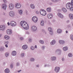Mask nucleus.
<instances>
[{
  "label": "nucleus",
  "mask_w": 73,
  "mask_h": 73,
  "mask_svg": "<svg viewBox=\"0 0 73 73\" xmlns=\"http://www.w3.org/2000/svg\"><path fill=\"white\" fill-rule=\"evenodd\" d=\"M67 9H70V11H73V0L71 1V3L69 2L67 3L66 5Z\"/></svg>",
  "instance_id": "nucleus-1"
},
{
  "label": "nucleus",
  "mask_w": 73,
  "mask_h": 73,
  "mask_svg": "<svg viewBox=\"0 0 73 73\" xmlns=\"http://www.w3.org/2000/svg\"><path fill=\"white\" fill-rule=\"evenodd\" d=\"M61 50L60 49H57L55 51L56 54L58 55H61Z\"/></svg>",
  "instance_id": "nucleus-2"
},
{
  "label": "nucleus",
  "mask_w": 73,
  "mask_h": 73,
  "mask_svg": "<svg viewBox=\"0 0 73 73\" xmlns=\"http://www.w3.org/2000/svg\"><path fill=\"white\" fill-rule=\"evenodd\" d=\"M32 20L34 22V23H36L37 21V20H38V19L37 17L36 16H34L32 18Z\"/></svg>",
  "instance_id": "nucleus-3"
},
{
  "label": "nucleus",
  "mask_w": 73,
  "mask_h": 73,
  "mask_svg": "<svg viewBox=\"0 0 73 73\" xmlns=\"http://www.w3.org/2000/svg\"><path fill=\"white\" fill-rule=\"evenodd\" d=\"M9 8L10 10L13 9V8H14V5L11 3L9 5Z\"/></svg>",
  "instance_id": "nucleus-4"
},
{
  "label": "nucleus",
  "mask_w": 73,
  "mask_h": 73,
  "mask_svg": "<svg viewBox=\"0 0 73 73\" xmlns=\"http://www.w3.org/2000/svg\"><path fill=\"white\" fill-rule=\"evenodd\" d=\"M24 29H29V26H28V24H27V23L25 25H23L22 27Z\"/></svg>",
  "instance_id": "nucleus-5"
},
{
  "label": "nucleus",
  "mask_w": 73,
  "mask_h": 73,
  "mask_svg": "<svg viewBox=\"0 0 73 73\" xmlns=\"http://www.w3.org/2000/svg\"><path fill=\"white\" fill-rule=\"evenodd\" d=\"M9 15L11 17L15 16V12L13 11H11L9 13Z\"/></svg>",
  "instance_id": "nucleus-6"
},
{
  "label": "nucleus",
  "mask_w": 73,
  "mask_h": 73,
  "mask_svg": "<svg viewBox=\"0 0 73 73\" xmlns=\"http://www.w3.org/2000/svg\"><path fill=\"white\" fill-rule=\"evenodd\" d=\"M10 25L12 27H14V26L16 25V23L14 21H12L10 22Z\"/></svg>",
  "instance_id": "nucleus-7"
},
{
  "label": "nucleus",
  "mask_w": 73,
  "mask_h": 73,
  "mask_svg": "<svg viewBox=\"0 0 73 73\" xmlns=\"http://www.w3.org/2000/svg\"><path fill=\"white\" fill-rule=\"evenodd\" d=\"M5 28V26L4 25H1L0 26V30L4 31Z\"/></svg>",
  "instance_id": "nucleus-8"
},
{
  "label": "nucleus",
  "mask_w": 73,
  "mask_h": 73,
  "mask_svg": "<svg viewBox=\"0 0 73 73\" xmlns=\"http://www.w3.org/2000/svg\"><path fill=\"white\" fill-rule=\"evenodd\" d=\"M60 69V68L59 67H55L54 69L56 73H58V72H59Z\"/></svg>",
  "instance_id": "nucleus-9"
},
{
  "label": "nucleus",
  "mask_w": 73,
  "mask_h": 73,
  "mask_svg": "<svg viewBox=\"0 0 73 73\" xmlns=\"http://www.w3.org/2000/svg\"><path fill=\"white\" fill-rule=\"evenodd\" d=\"M2 7V9L5 10H6V9H7V5L5 4H3Z\"/></svg>",
  "instance_id": "nucleus-10"
},
{
  "label": "nucleus",
  "mask_w": 73,
  "mask_h": 73,
  "mask_svg": "<svg viewBox=\"0 0 73 73\" xmlns=\"http://www.w3.org/2000/svg\"><path fill=\"white\" fill-rule=\"evenodd\" d=\"M27 22H25V21H21L20 23V25L21 26H22V27H23V26H24V25H25V24H26L27 23Z\"/></svg>",
  "instance_id": "nucleus-11"
},
{
  "label": "nucleus",
  "mask_w": 73,
  "mask_h": 73,
  "mask_svg": "<svg viewBox=\"0 0 73 73\" xmlns=\"http://www.w3.org/2000/svg\"><path fill=\"white\" fill-rule=\"evenodd\" d=\"M48 30L50 32V34L51 35H53V31H52V28L50 27L48 28Z\"/></svg>",
  "instance_id": "nucleus-12"
},
{
  "label": "nucleus",
  "mask_w": 73,
  "mask_h": 73,
  "mask_svg": "<svg viewBox=\"0 0 73 73\" xmlns=\"http://www.w3.org/2000/svg\"><path fill=\"white\" fill-rule=\"evenodd\" d=\"M21 4L19 3H17L15 5L16 8L17 9L21 8Z\"/></svg>",
  "instance_id": "nucleus-13"
},
{
  "label": "nucleus",
  "mask_w": 73,
  "mask_h": 73,
  "mask_svg": "<svg viewBox=\"0 0 73 73\" xmlns=\"http://www.w3.org/2000/svg\"><path fill=\"white\" fill-rule=\"evenodd\" d=\"M7 33L8 35H11V34H12V31L11 29H8L7 31Z\"/></svg>",
  "instance_id": "nucleus-14"
},
{
  "label": "nucleus",
  "mask_w": 73,
  "mask_h": 73,
  "mask_svg": "<svg viewBox=\"0 0 73 73\" xmlns=\"http://www.w3.org/2000/svg\"><path fill=\"white\" fill-rule=\"evenodd\" d=\"M56 44V40H53L51 42H50V44L51 45H54V44Z\"/></svg>",
  "instance_id": "nucleus-15"
},
{
  "label": "nucleus",
  "mask_w": 73,
  "mask_h": 73,
  "mask_svg": "<svg viewBox=\"0 0 73 73\" xmlns=\"http://www.w3.org/2000/svg\"><path fill=\"white\" fill-rule=\"evenodd\" d=\"M32 31H36L37 30V27L35 26H33L31 28Z\"/></svg>",
  "instance_id": "nucleus-16"
},
{
  "label": "nucleus",
  "mask_w": 73,
  "mask_h": 73,
  "mask_svg": "<svg viewBox=\"0 0 73 73\" xmlns=\"http://www.w3.org/2000/svg\"><path fill=\"white\" fill-rule=\"evenodd\" d=\"M59 42L60 44H65V42L64 40H60L59 41Z\"/></svg>",
  "instance_id": "nucleus-17"
},
{
  "label": "nucleus",
  "mask_w": 73,
  "mask_h": 73,
  "mask_svg": "<svg viewBox=\"0 0 73 73\" xmlns=\"http://www.w3.org/2000/svg\"><path fill=\"white\" fill-rule=\"evenodd\" d=\"M56 56H52L51 57V61H54L56 60Z\"/></svg>",
  "instance_id": "nucleus-18"
},
{
  "label": "nucleus",
  "mask_w": 73,
  "mask_h": 73,
  "mask_svg": "<svg viewBox=\"0 0 73 73\" xmlns=\"http://www.w3.org/2000/svg\"><path fill=\"white\" fill-rule=\"evenodd\" d=\"M69 17L71 20H73V15L70 14L69 15Z\"/></svg>",
  "instance_id": "nucleus-19"
},
{
  "label": "nucleus",
  "mask_w": 73,
  "mask_h": 73,
  "mask_svg": "<svg viewBox=\"0 0 73 73\" xmlns=\"http://www.w3.org/2000/svg\"><path fill=\"white\" fill-rule=\"evenodd\" d=\"M58 15L59 17H60V18H61L62 19L64 17V16L62 14H61L60 13H58Z\"/></svg>",
  "instance_id": "nucleus-20"
},
{
  "label": "nucleus",
  "mask_w": 73,
  "mask_h": 73,
  "mask_svg": "<svg viewBox=\"0 0 73 73\" xmlns=\"http://www.w3.org/2000/svg\"><path fill=\"white\" fill-rule=\"evenodd\" d=\"M22 48L24 50H25V49H27L28 48V46L26 45H24L22 46Z\"/></svg>",
  "instance_id": "nucleus-21"
},
{
  "label": "nucleus",
  "mask_w": 73,
  "mask_h": 73,
  "mask_svg": "<svg viewBox=\"0 0 73 73\" xmlns=\"http://www.w3.org/2000/svg\"><path fill=\"white\" fill-rule=\"evenodd\" d=\"M17 52L16 51H13L12 52L11 54L13 56H16V55Z\"/></svg>",
  "instance_id": "nucleus-22"
},
{
  "label": "nucleus",
  "mask_w": 73,
  "mask_h": 73,
  "mask_svg": "<svg viewBox=\"0 0 73 73\" xmlns=\"http://www.w3.org/2000/svg\"><path fill=\"white\" fill-rule=\"evenodd\" d=\"M5 50V47H1L0 48V51L1 52H3Z\"/></svg>",
  "instance_id": "nucleus-23"
},
{
  "label": "nucleus",
  "mask_w": 73,
  "mask_h": 73,
  "mask_svg": "<svg viewBox=\"0 0 73 73\" xmlns=\"http://www.w3.org/2000/svg\"><path fill=\"white\" fill-rule=\"evenodd\" d=\"M48 19H52L53 17V15L52 14H49L48 15Z\"/></svg>",
  "instance_id": "nucleus-24"
},
{
  "label": "nucleus",
  "mask_w": 73,
  "mask_h": 73,
  "mask_svg": "<svg viewBox=\"0 0 73 73\" xmlns=\"http://www.w3.org/2000/svg\"><path fill=\"white\" fill-rule=\"evenodd\" d=\"M10 72L9 69L7 68L5 70V72L6 73H9Z\"/></svg>",
  "instance_id": "nucleus-25"
},
{
  "label": "nucleus",
  "mask_w": 73,
  "mask_h": 73,
  "mask_svg": "<svg viewBox=\"0 0 73 73\" xmlns=\"http://www.w3.org/2000/svg\"><path fill=\"white\" fill-rule=\"evenodd\" d=\"M44 21L43 20H42L40 22V25L41 26H44Z\"/></svg>",
  "instance_id": "nucleus-26"
},
{
  "label": "nucleus",
  "mask_w": 73,
  "mask_h": 73,
  "mask_svg": "<svg viewBox=\"0 0 73 73\" xmlns=\"http://www.w3.org/2000/svg\"><path fill=\"white\" fill-rule=\"evenodd\" d=\"M58 33H61L62 32V30L60 29H58L57 31Z\"/></svg>",
  "instance_id": "nucleus-27"
},
{
  "label": "nucleus",
  "mask_w": 73,
  "mask_h": 73,
  "mask_svg": "<svg viewBox=\"0 0 73 73\" xmlns=\"http://www.w3.org/2000/svg\"><path fill=\"white\" fill-rule=\"evenodd\" d=\"M30 7L32 9H35V5H34L32 4H31L30 5Z\"/></svg>",
  "instance_id": "nucleus-28"
},
{
  "label": "nucleus",
  "mask_w": 73,
  "mask_h": 73,
  "mask_svg": "<svg viewBox=\"0 0 73 73\" xmlns=\"http://www.w3.org/2000/svg\"><path fill=\"white\" fill-rule=\"evenodd\" d=\"M51 8L50 7L46 9L47 11L48 12H51Z\"/></svg>",
  "instance_id": "nucleus-29"
},
{
  "label": "nucleus",
  "mask_w": 73,
  "mask_h": 73,
  "mask_svg": "<svg viewBox=\"0 0 73 73\" xmlns=\"http://www.w3.org/2000/svg\"><path fill=\"white\" fill-rule=\"evenodd\" d=\"M68 49V48L67 46L64 47L63 48V50L64 51H66V50H67Z\"/></svg>",
  "instance_id": "nucleus-30"
},
{
  "label": "nucleus",
  "mask_w": 73,
  "mask_h": 73,
  "mask_svg": "<svg viewBox=\"0 0 73 73\" xmlns=\"http://www.w3.org/2000/svg\"><path fill=\"white\" fill-rule=\"evenodd\" d=\"M62 11L64 12H66L67 11V10L65 9V8H62Z\"/></svg>",
  "instance_id": "nucleus-31"
},
{
  "label": "nucleus",
  "mask_w": 73,
  "mask_h": 73,
  "mask_svg": "<svg viewBox=\"0 0 73 73\" xmlns=\"http://www.w3.org/2000/svg\"><path fill=\"white\" fill-rule=\"evenodd\" d=\"M18 12L20 15H21L23 14V11L22 10H18Z\"/></svg>",
  "instance_id": "nucleus-32"
},
{
  "label": "nucleus",
  "mask_w": 73,
  "mask_h": 73,
  "mask_svg": "<svg viewBox=\"0 0 73 73\" xmlns=\"http://www.w3.org/2000/svg\"><path fill=\"white\" fill-rule=\"evenodd\" d=\"M4 38L5 39H6V40H9V36L7 35H6L4 36Z\"/></svg>",
  "instance_id": "nucleus-33"
},
{
  "label": "nucleus",
  "mask_w": 73,
  "mask_h": 73,
  "mask_svg": "<svg viewBox=\"0 0 73 73\" xmlns=\"http://www.w3.org/2000/svg\"><path fill=\"white\" fill-rule=\"evenodd\" d=\"M45 11V10H43V9H41V10L40 11V13L41 15H42L43 14V12Z\"/></svg>",
  "instance_id": "nucleus-34"
},
{
  "label": "nucleus",
  "mask_w": 73,
  "mask_h": 73,
  "mask_svg": "<svg viewBox=\"0 0 73 73\" xmlns=\"http://www.w3.org/2000/svg\"><path fill=\"white\" fill-rule=\"evenodd\" d=\"M35 58H31L30 59V61L31 62H33V61H35Z\"/></svg>",
  "instance_id": "nucleus-35"
},
{
  "label": "nucleus",
  "mask_w": 73,
  "mask_h": 73,
  "mask_svg": "<svg viewBox=\"0 0 73 73\" xmlns=\"http://www.w3.org/2000/svg\"><path fill=\"white\" fill-rule=\"evenodd\" d=\"M39 42L40 44H43L44 43V42L43 40H40L39 41Z\"/></svg>",
  "instance_id": "nucleus-36"
},
{
  "label": "nucleus",
  "mask_w": 73,
  "mask_h": 73,
  "mask_svg": "<svg viewBox=\"0 0 73 73\" xmlns=\"http://www.w3.org/2000/svg\"><path fill=\"white\" fill-rule=\"evenodd\" d=\"M68 56L69 57H72V54L71 53H70L68 54Z\"/></svg>",
  "instance_id": "nucleus-37"
},
{
  "label": "nucleus",
  "mask_w": 73,
  "mask_h": 73,
  "mask_svg": "<svg viewBox=\"0 0 73 73\" xmlns=\"http://www.w3.org/2000/svg\"><path fill=\"white\" fill-rule=\"evenodd\" d=\"M25 55V53H21V57H24V55Z\"/></svg>",
  "instance_id": "nucleus-38"
},
{
  "label": "nucleus",
  "mask_w": 73,
  "mask_h": 73,
  "mask_svg": "<svg viewBox=\"0 0 73 73\" xmlns=\"http://www.w3.org/2000/svg\"><path fill=\"white\" fill-rule=\"evenodd\" d=\"M30 49H31V50H33L35 49V47L33 46H32L30 47Z\"/></svg>",
  "instance_id": "nucleus-39"
},
{
  "label": "nucleus",
  "mask_w": 73,
  "mask_h": 73,
  "mask_svg": "<svg viewBox=\"0 0 73 73\" xmlns=\"http://www.w3.org/2000/svg\"><path fill=\"white\" fill-rule=\"evenodd\" d=\"M9 43V42L8 41H5L4 42V44L5 45H8Z\"/></svg>",
  "instance_id": "nucleus-40"
},
{
  "label": "nucleus",
  "mask_w": 73,
  "mask_h": 73,
  "mask_svg": "<svg viewBox=\"0 0 73 73\" xmlns=\"http://www.w3.org/2000/svg\"><path fill=\"white\" fill-rule=\"evenodd\" d=\"M70 37L71 38V40L72 41H73V35L72 34L70 36Z\"/></svg>",
  "instance_id": "nucleus-41"
},
{
  "label": "nucleus",
  "mask_w": 73,
  "mask_h": 73,
  "mask_svg": "<svg viewBox=\"0 0 73 73\" xmlns=\"http://www.w3.org/2000/svg\"><path fill=\"white\" fill-rule=\"evenodd\" d=\"M41 48L42 49L44 50L45 49V46H42Z\"/></svg>",
  "instance_id": "nucleus-42"
},
{
  "label": "nucleus",
  "mask_w": 73,
  "mask_h": 73,
  "mask_svg": "<svg viewBox=\"0 0 73 73\" xmlns=\"http://www.w3.org/2000/svg\"><path fill=\"white\" fill-rule=\"evenodd\" d=\"M46 13L45 11L43 13L42 15L43 16H45V15H46Z\"/></svg>",
  "instance_id": "nucleus-43"
},
{
  "label": "nucleus",
  "mask_w": 73,
  "mask_h": 73,
  "mask_svg": "<svg viewBox=\"0 0 73 73\" xmlns=\"http://www.w3.org/2000/svg\"><path fill=\"white\" fill-rule=\"evenodd\" d=\"M5 56L6 57H8V56H9V53L8 52H6L5 54Z\"/></svg>",
  "instance_id": "nucleus-44"
},
{
  "label": "nucleus",
  "mask_w": 73,
  "mask_h": 73,
  "mask_svg": "<svg viewBox=\"0 0 73 73\" xmlns=\"http://www.w3.org/2000/svg\"><path fill=\"white\" fill-rule=\"evenodd\" d=\"M50 66V65H49V64H45L44 66V67H49Z\"/></svg>",
  "instance_id": "nucleus-45"
},
{
  "label": "nucleus",
  "mask_w": 73,
  "mask_h": 73,
  "mask_svg": "<svg viewBox=\"0 0 73 73\" xmlns=\"http://www.w3.org/2000/svg\"><path fill=\"white\" fill-rule=\"evenodd\" d=\"M52 2H57L58 1V0H51Z\"/></svg>",
  "instance_id": "nucleus-46"
},
{
  "label": "nucleus",
  "mask_w": 73,
  "mask_h": 73,
  "mask_svg": "<svg viewBox=\"0 0 73 73\" xmlns=\"http://www.w3.org/2000/svg\"><path fill=\"white\" fill-rule=\"evenodd\" d=\"M20 40H21V41H23V40H24V38H23V37H21L20 38Z\"/></svg>",
  "instance_id": "nucleus-47"
},
{
  "label": "nucleus",
  "mask_w": 73,
  "mask_h": 73,
  "mask_svg": "<svg viewBox=\"0 0 73 73\" xmlns=\"http://www.w3.org/2000/svg\"><path fill=\"white\" fill-rule=\"evenodd\" d=\"M13 64H12L10 65V68L11 69H12L13 68Z\"/></svg>",
  "instance_id": "nucleus-48"
},
{
  "label": "nucleus",
  "mask_w": 73,
  "mask_h": 73,
  "mask_svg": "<svg viewBox=\"0 0 73 73\" xmlns=\"http://www.w3.org/2000/svg\"><path fill=\"white\" fill-rule=\"evenodd\" d=\"M29 42H32V39L31 38H30L29 39Z\"/></svg>",
  "instance_id": "nucleus-49"
},
{
  "label": "nucleus",
  "mask_w": 73,
  "mask_h": 73,
  "mask_svg": "<svg viewBox=\"0 0 73 73\" xmlns=\"http://www.w3.org/2000/svg\"><path fill=\"white\" fill-rule=\"evenodd\" d=\"M39 66H40L39 64H36V68H39Z\"/></svg>",
  "instance_id": "nucleus-50"
},
{
  "label": "nucleus",
  "mask_w": 73,
  "mask_h": 73,
  "mask_svg": "<svg viewBox=\"0 0 73 73\" xmlns=\"http://www.w3.org/2000/svg\"><path fill=\"white\" fill-rule=\"evenodd\" d=\"M20 65V64L19 63H17L16 64L17 66H19Z\"/></svg>",
  "instance_id": "nucleus-51"
},
{
  "label": "nucleus",
  "mask_w": 73,
  "mask_h": 73,
  "mask_svg": "<svg viewBox=\"0 0 73 73\" xmlns=\"http://www.w3.org/2000/svg\"><path fill=\"white\" fill-rule=\"evenodd\" d=\"M21 71V70H18V71H16V72H18V73H20V72Z\"/></svg>",
  "instance_id": "nucleus-52"
},
{
  "label": "nucleus",
  "mask_w": 73,
  "mask_h": 73,
  "mask_svg": "<svg viewBox=\"0 0 73 73\" xmlns=\"http://www.w3.org/2000/svg\"><path fill=\"white\" fill-rule=\"evenodd\" d=\"M3 1L5 3H7V1H6V0H3Z\"/></svg>",
  "instance_id": "nucleus-53"
},
{
  "label": "nucleus",
  "mask_w": 73,
  "mask_h": 73,
  "mask_svg": "<svg viewBox=\"0 0 73 73\" xmlns=\"http://www.w3.org/2000/svg\"><path fill=\"white\" fill-rule=\"evenodd\" d=\"M5 46L6 48H8V44H5Z\"/></svg>",
  "instance_id": "nucleus-54"
},
{
  "label": "nucleus",
  "mask_w": 73,
  "mask_h": 73,
  "mask_svg": "<svg viewBox=\"0 0 73 73\" xmlns=\"http://www.w3.org/2000/svg\"><path fill=\"white\" fill-rule=\"evenodd\" d=\"M36 14H38V13H39V11H36Z\"/></svg>",
  "instance_id": "nucleus-55"
},
{
  "label": "nucleus",
  "mask_w": 73,
  "mask_h": 73,
  "mask_svg": "<svg viewBox=\"0 0 73 73\" xmlns=\"http://www.w3.org/2000/svg\"><path fill=\"white\" fill-rule=\"evenodd\" d=\"M62 61H64L65 60L64 59V58H62Z\"/></svg>",
  "instance_id": "nucleus-56"
},
{
  "label": "nucleus",
  "mask_w": 73,
  "mask_h": 73,
  "mask_svg": "<svg viewBox=\"0 0 73 73\" xmlns=\"http://www.w3.org/2000/svg\"><path fill=\"white\" fill-rule=\"evenodd\" d=\"M26 34H27L28 35H29V32H26Z\"/></svg>",
  "instance_id": "nucleus-57"
},
{
  "label": "nucleus",
  "mask_w": 73,
  "mask_h": 73,
  "mask_svg": "<svg viewBox=\"0 0 73 73\" xmlns=\"http://www.w3.org/2000/svg\"><path fill=\"white\" fill-rule=\"evenodd\" d=\"M7 25H9V26L10 25V23H9L8 22V23H7Z\"/></svg>",
  "instance_id": "nucleus-58"
},
{
  "label": "nucleus",
  "mask_w": 73,
  "mask_h": 73,
  "mask_svg": "<svg viewBox=\"0 0 73 73\" xmlns=\"http://www.w3.org/2000/svg\"><path fill=\"white\" fill-rule=\"evenodd\" d=\"M66 22L67 23H69V20H67Z\"/></svg>",
  "instance_id": "nucleus-59"
},
{
  "label": "nucleus",
  "mask_w": 73,
  "mask_h": 73,
  "mask_svg": "<svg viewBox=\"0 0 73 73\" xmlns=\"http://www.w3.org/2000/svg\"><path fill=\"white\" fill-rule=\"evenodd\" d=\"M49 4H50V5H52V3H49Z\"/></svg>",
  "instance_id": "nucleus-60"
},
{
  "label": "nucleus",
  "mask_w": 73,
  "mask_h": 73,
  "mask_svg": "<svg viewBox=\"0 0 73 73\" xmlns=\"http://www.w3.org/2000/svg\"><path fill=\"white\" fill-rule=\"evenodd\" d=\"M35 48H37V45H35Z\"/></svg>",
  "instance_id": "nucleus-61"
},
{
  "label": "nucleus",
  "mask_w": 73,
  "mask_h": 73,
  "mask_svg": "<svg viewBox=\"0 0 73 73\" xmlns=\"http://www.w3.org/2000/svg\"><path fill=\"white\" fill-rule=\"evenodd\" d=\"M66 33H68V31H66Z\"/></svg>",
  "instance_id": "nucleus-62"
},
{
  "label": "nucleus",
  "mask_w": 73,
  "mask_h": 73,
  "mask_svg": "<svg viewBox=\"0 0 73 73\" xmlns=\"http://www.w3.org/2000/svg\"><path fill=\"white\" fill-rule=\"evenodd\" d=\"M0 37H1V35L0 34Z\"/></svg>",
  "instance_id": "nucleus-63"
},
{
  "label": "nucleus",
  "mask_w": 73,
  "mask_h": 73,
  "mask_svg": "<svg viewBox=\"0 0 73 73\" xmlns=\"http://www.w3.org/2000/svg\"><path fill=\"white\" fill-rule=\"evenodd\" d=\"M27 11H26V12L27 13Z\"/></svg>",
  "instance_id": "nucleus-64"
}]
</instances>
